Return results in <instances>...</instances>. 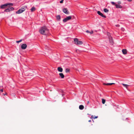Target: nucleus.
<instances>
[{
	"label": "nucleus",
	"mask_w": 134,
	"mask_h": 134,
	"mask_svg": "<svg viewBox=\"0 0 134 134\" xmlns=\"http://www.w3.org/2000/svg\"><path fill=\"white\" fill-rule=\"evenodd\" d=\"M58 71L60 72H62L63 71V69L60 67H58L57 68Z\"/></svg>",
	"instance_id": "9b49d317"
},
{
	"label": "nucleus",
	"mask_w": 134,
	"mask_h": 134,
	"mask_svg": "<svg viewBox=\"0 0 134 134\" xmlns=\"http://www.w3.org/2000/svg\"><path fill=\"white\" fill-rule=\"evenodd\" d=\"M97 13L99 15L101 16L102 17L105 18H106V16L105 15H104L103 14V13H101L100 11H98Z\"/></svg>",
	"instance_id": "0eeeda50"
},
{
	"label": "nucleus",
	"mask_w": 134,
	"mask_h": 134,
	"mask_svg": "<svg viewBox=\"0 0 134 134\" xmlns=\"http://www.w3.org/2000/svg\"><path fill=\"white\" fill-rule=\"evenodd\" d=\"M64 0H61V1H63Z\"/></svg>",
	"instance_id": "e433bc0d"
},
{
	"label": "nucleus",
	"mask_w": 134,
	"mask_h": 134,
	"mask_svg": "<svg viewBox=\"0 0 134 134\" xmlns=\"http://www.w3.org/2000/svg\"><path fill=\"white\" fill-rule=\"evenodd\" d=\"M107 35L108 36V38H109V36L110 37H111L110 35V34L108 32L107 33Z\"/></svg>",
	"instance_id": "bb28decb"
},
{
	"label": "nucleus",
	"mask_w": 134,
	"mask_h": 134,
	"mask_svg": "<svg viewBox=\"0 0 134 134\" xmlns=\"http://www.w3.org/2000/svg\"><path fill=\"white\" fill-rule=\"evenodd\" d=\"M59 75L60 76V77L61 78L63 79L64 78V76L62 73H60L59 74Z\"/></svg>",
	"instance_id": "4468645a"
},
{
	"label": "nucleus",
	"mask_w": 134,
	"mask_h": 134,
	"mask_svg": "<svg viewBox=\"0 0 134 134\" xmlns=\"http://www.w3.org/2000/svg\"><path fill=\"white\" fill-rule=\"evenodd\" d=\"M115 5L116 6V7L117 8H122V6L121 5L119 4H115Z\"/></svg>",
	"instance_id": "ddd939ff"
},
{
	"label": "nucleus",
	"mask_w": 134,
	"mask_h": 134,
	"mask_svg": "<svg viewBox=\"0 0 134 134\" xmlns=\"http://www.w3.org/2000/svg\"><path fill=\"white\" fill-rule=\"evenodd\" d=\"M56 18L57 19L58 21H60L61 19L60 16V15H58L56 16Z\"/></svg>",
	"instance_id": "dca6fc26"
},
{
	"label": "nucleus",
	"mask_w": 134,
	"mask_h": 134,
	"mask_svg": "<svg viewBox=\"0 0 134 134\" xmlns=\"http://www.w3.org/2000/svg\"><path fill=\"white\" fill-rule=\"evenodd\" d=\"M89 103V102L88 101L87 102V104H88Z\"/></svg>",
	"instance_id": "72a5a7b5"
},
{
	"label": "nucleus",
	"mask_w": 134,
	"mask_h": 134,
	"mask_svg": "<svg viewBox=\"0 0 134 134\" xmlns=\"http://www.w3.org/2000/svg\"><path fill=\"white\" fill-rule=\"evenodd\" d=\"M122 52L124 54H126L127 53V50L125 49H123L122 50Z\"/></svg>",
	"instance_id": "f8f14e48"
},
{
	"label": "nucleus",
	"mask_w": 134,
	"mask_h": 134,
	"mask_svg": "<svg viewBox=\"0 0 134 134\" xmlns=\"http://www.w3.org/2000/svg\"><path fill=\"white\" fill-rule=\"evenodd\" d=\"M27 47V45L26 44H22L21 47L23 49H25Z\"/></svg>",
	"instance_id": "1a4fd4ad"
},
{
	"label": "nucleus",
	"mask_w": 134,
	"mask_h": 134,
	"mask_svg": "<svg viewBox=\"0 0 134 134\" xmlns=\"http://www.w3.org/2000/svg\"><path fill=\"white\" fill-rule=\"evenodd\" d=\"M84 108V107L82 105H80L79 106V108L80 110H82Z\"/></svg>",
	"instance_id": "a211bd4d"
},
{
	"label": "nucleus",
	"mask_w": 134,
	"mask_h": 134,
	"mask_svg": "<svg viewBox=\"0 0 134 134\" xmlns=\"http://www.w3.org/2000/svg\"><path fill=\"white\" fill-rule=\"evenodd\" d=\"M22 41V40H21L18 41H16V42L17 43H19L20 42H21Z\"/></svg>",
	"instance_id": "393cba45"
},
{
	"label": "nucleus",
	"mask_w": 134,
	"mask_h": 134,
	"mask_svg": "<svg viewBox=\"0 0 134 134\" xmlns=\"http://www.w3.org/2000/svg\"><path fill=\"white\" fill-rule=\"evenodd\" d=\"M109 42L110 44L111 45H113L114 44V41L113 38L111 37H110L109 36Z\"/></svg>",
	"instance_id": "423d86ee"
},
{
	"label": "nucleus",
	"mask_w": 134,
	"mask_h": 134,
	"mask_svg": "<svg viewBox=\"0 0 134 134\" xmlns=\"http://www.w3.org/2000/svg\"><path fill=\"white\" fill-rule=\"evenodd\" d=\"M92 117L94 119H96L97 118H98V116H95L94 117H93V116H92Z\"/></svg>",
	"instance_id": "a878e982"
},
{
	"label": "nucleus",
	"mask_w": 134,
	"mask_h": 134,
	"mask_svg": "<svg viewBox=\"0 0 134 134\" xmlns=\"http://www.w3.org/2000/svg\"><path fill=\"white\" fill-rule=\"evenodd\" d=\"M121 30L123 31H124V29L123 28H122L121 29Z\"/></svg>",
	"instance_id": "f704fd0d"
},
{
	"label": "nucleus",
	"mask_w": 134,
	"mask_h": 134,
	"mask_svg": "<svg viewBox=\"0 0 134 134\" xmlns=\"http://www.w3.org/2000/svg\"><path fill=\"white\" fill-rule=\"evenodd\" d=\"M75 44L78 45V43L79 41L78 40L77 38H75L74 39Z\"/></svg>",
	"instance_id": "9d476101"
},
{
	"label": "nucleus",
	"mask_w": 134,
	"mask_h": 134,
	"mask_svg": "<svg viewBox=\"0 0 134 134\" xmlns=\"http://www.w3.org/2000/svg\"><path fill=\"white\" fill-rule=\"evenodd\" d=\"M91 120H89L88 121V122H91Z\"/></svg>",
	"instance_id": "c9c22d12"
},
{
	"label": "nucleus",
	"mask_w": 134,
	"mask_h": 134,
	"mask_svg": "<svg viewBox=\"0 0 134 134\" xmlns=\"http://www.w3.org/2000/svg\"><path fill=\"white\" fill-rule=\"evenodd\" d=\"M122 84L124 86V87L126 88L127 89L128 87L129 86V85L124 84V83H122Z\"/></svg>",
	"instance_id": "f3484780"
},
{
	"label": "nucleus",
	"mask_w": 134,
	"mask_h": 134,
	"mask_svg": "<svg viewBox=\"0 0 134 134\" xmlns=\"http://www.w3.org/2000/svg\"><path fill=\"white\" fill-rule=\"evenodd\" d=\"M26 7L25 6L22 7L21 9H20L18 11L16 12V13L17 14H19L23 13L25 10Z\"/></svg>",
	"instance_id": "f03ea898"
},
{
	"label": "nucleus",
	"mask_w": 134,
	"mask_h": 134,
	"mask_svg": "<svg viewBox=\"0 0 134 134\" xmlns=\"http://www.w3.org/2000/svg\"><path fill=\"white\" fill-rule=\"evenodd\" d=\"M14 8L13 7H9L7 9H6L4 11L6 12H9L13 10Z\"/></svg>",
	"instance_id": "39448f33"
},
{
	"label": "nucleus",
	"mask_w": 134,
	"mask_h": 134,
	"mask_svg": "<svg viewBox=\"0 0 134 134\" xmlns=\"http://www.w3.org/2000/svg\"><path fill=\"white\" fill-rule=\"evenodd\" d=\"M86 32H87V33H89L90 34H92L93 33V31H91L90 32V31H89L88 30H87L86 31Z\"/></svg>",
	"instance_id": "aec40b11"
},
{
	"label": "nucleus",
	"mask_w": 134,
	"mask_h": 134,
	"mask_svg": "<svg viewBox=\"0 0 134 134\" xmlns=\"http://www.w3.org/2000/svg\"><path fill=\"white\" fill-rule=\"evenodd\" d=\"M72 17L71 16H69L66 17V18L64 19L63 20V21L64 22H66L67 21L71 19Z\"/></svg>",
	"instance_id": "20e7f679"
},
{
	"label": "nucleus",
	"mask_w": 134,
	"mask_h": 134,
	"mask_svg": "<svg viewBox=\"0 0 134 134\" xmlns=\"http://www.w3.org/2000/svg\"><path fill=\"white\" fill-rule=\"evenodd\" d=\"M105 102V99H102V103L103 104H104Z\"/></svg>",
	"instance_id": "b1692460"
},
{
	"label": "nucleus",
	"mask_w": 134,
	"mask_h": 134,
	"mask_svg": "<svg viewBox=\"0 0 134 134\" xmlns=\"http://www.w3.org/2000/svg\"><path fill=\"white\" fill-rule=\"evenodd\" d=\"M83 44V42L81 41H79L78 43V45H81Z\"/></svg>",
	"instance_id": "4be33fe9"
},
{
	"label": "nucleus",
	"mask_w": 134,
	"mask_h": 134,
	"mask_svg": "<svg viewBox=\"0 0 134 134\" xmlns=\"http://www.w3.org/2000/svg\"><path fill=\"white\" fill-rule=\"evenodd\" d=\"M115 83H103V85H111L113 84H115Z\"/></svg>",
	"instance_id": "2eb2a0df"
},
{
	"label": "nucleus",
	"mask_w": 134,
	"mask_h": 134,
	"mask_svg": "<svg viewBox=\"0 0 134 134\" xmlns=\"http://www.w3.org/2000/svg\"><path fill=\"white\" fill-rule=\"evenodd\" d=\"M111 4L113 5H115V2H111Z\"/></svg>",
	"instance_id": "cd10ccee"
},
{
	"label": "nucleus",
	"mask_w": 134,
	"mask_h": 134,
	"mask_svg": "<svg viewBox=\"0 0 134 134\" xmlns=\"http://www.w3.org/2000/svg\"><path fill=\"white\" fill-rule=\"evenodd\" d=\"M118 3L119 4H120L121 3L120 1H119L118 2Z\"/></svg>",
	"instance_id": "c85d7f7f"
},
{
	"label": "nucleus",
	"mask_w": 134,
	"mask_h": 134,
	"mask_svg": "<svg viewBox=\"0 0 134 134\" xmlns=\"http://www.w3.org/2000/svg\"><path fill=\"white\" fill-rule=\"evenodd\" d=\"M103 11L105 13H108L109 12V10L107 8H104L103 9Z\"/></svg>",
	"instance_id": "6ab92c4d"
},
{
	"label": "nucleus",
	"mask_w": 134,
	"mask_h": 134,
	"mask_svg": "<svg viewBox=\"0 0 134 134\" xmlns=\"http://www.w3.org/2000/svg\"><path fill=\"white\" fill-rule=\"evenodd\" d=\"M65 71L66 73L69 72L70 71V69H69L66 68L65 70Z\"/></svg>",
	"instance_id": "412c9836"
},
{
	"label": "nucleus",
	"mask_w": 134,
	"mask_h": 134,
	"mask_svg": "<svg viewBox=\"0 0 134 134\" xmlns=\"http://www.w3.org/2000/svg\"><path fill=\"white\" fill-rule=\"evenodd\" d=\"M40 33L41 34L46 35L49 33V30L45 26L42 27L39 30Z\"/></svg>",
	"instance_id": "f257e3e1"
},
{
	"label": "nucleus",
	"mask_w": 134,
	"mask_h": 134,
	"mask_svg": "<svg viewBox=\"0 0 134 134\" xmlns=\"http://www.w3.org/2000/svg\"><path fill=\"white\" fill-rule=\"evenodd\" d=\"M127 1L129 2H131L132 0H127Z\"/></svg>",
	"instance_id": "473e14b6"
},
{
	"label": "nucleus",
	"mask_w": 134,
	"mask_h": 134,
	"mask_svg": "<svg viewBox=\"0 0 134 134\" xmlns=\"http://www.w3.org/2000/svg\"><path fill=\"white\" fill-rule=\"evenodd\" d=\"M63 12L66 14H69V12L68 11L66 8H64L63 9Z\"/></svg>",
	"instance_id": "6e6552de"
},
{
	"label": "nucleus",
	"mask_w": 134,
	"mask_h": 134,
	"mask_svg": "<svg viewBox=\"0 0 134 134\" xmlns=\"http://www.w3.org/2000/svg\"><path fill=\"white\" fill-rule=\"evenodd\" d=\"M35 10V8L34 7H32L31 9V11L32 12L34 11Z\"/></svg>",
	"instance_id": "5701e85b"
},
{
	"label": "nucleus",
	"mask_w": 134,
	"mask_h": 134,
	"mask_svg": "<svg viewBox=\"0 0 134 134\" xmlns=\"http://www.w3.org/2000/svg\"><path fill=\"white\" fill-rule=\"evenodd\" d=\"M60 3H63V1H60Z\"/></svg>",
	"instance_id": "7c9ffc66"
},
{
	"label": "nucleus",
	"mask_w": 134,
	"mask_h": 134,
	"mask_svg": "<svg viewBox=\"0 0 134 134\" xmlns=\"http://www.w3.org/2000/svg\"><path fill=\"white\" fill-rule=\"evenodd\" d=\"M13 5V4L12 3H7L5 4L4 5H2L1 6V8H5V7L9 5V6H11Z\"/></svg>",
	"instance_id": "7ed1b4c3"
},
{
	"label": "nucleus",
	"mask_w": 134,
	"mask_h": 134,
	"mask_svg": "<svg viewBox=\"0 0 134 134\" xmlns=\"http://www.w3.org/2000/svg\"><path fill=\"white\" fill-rule=\"evenodd\" d=\"M0 91H1L2 92L3 91V90L2 89H1L0 90Z\"/></svg>",
	"instance_id": "c756f323"
},
{
	"label": "nucleus",
	"mask_w": 134,
	"mask_h": 134,
	"mask_svg": "<svg viewBox=\"0 0 134 134\" xmlns=\"http://www.w3.org/2000/svg\"><path fill=\"white\" fill-rule=\"evenodd\" d=\"M116 26H117V27H119L120 25H116Z\"/></svg>",
	"instance_id": "2f4dec72"
}]
</instances>
